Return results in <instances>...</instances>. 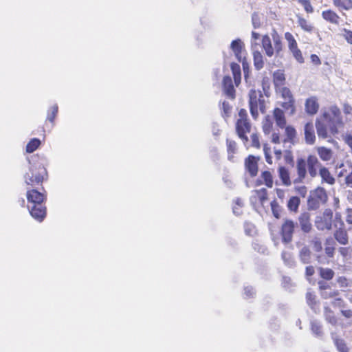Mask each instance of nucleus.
Returning a JSON list of instances; mask_svg holds the SVG:
<instances>
[{"label": "nucleus", "mask_w": 352, "mask_h": 352, "mask_svg": "<svg viewBox=\"0 0 352 352\" xmlns=\"http://www.w3.org/2000/svg\"><path fill=\"white\" fill-rule=\"evenodd\" d=\"M319 175L323 182L333 185L335 183V179L330 173L328 168L322 166L316 156L309 155L307 160L303 157H298L296 160V170L297 177L294 179V184L303 183L307 177V173L311 178H314Z\"/></svg>", "instance_id": "f257e3e1"}, {"label": "nucleus", "mask_w": 352, "mask_h": 352, "mask_svg": "<svg viewBox=\"0 0 352 352\" xmlns=\"http://www.w3.org/2000/svg\"><path fill=\"white\" fill-rule=\"evenodd\" d=\"M249 105L251 115L256 118L258 115V110L265 113V100L261 90L251 89L249 92Z\"/></svg>", "instance_id": "f03ea898"}, {"label": "nucleus", "mask_w": 352, "mask_h": 352, "mask_svg": "<svg viewBox=\"0 0 352 352\" xmlns=\"http://www.w3.org/2000/svg\"><path fill=\"white\" fill-rule=\"evenodd\" d=\"M46 173L45 168L41 164L30 165L29 171L24 176L25 182L28 185L34 186L42 183L43 175Z\"/></svg>", "instance_id": "7ed1b4c3"}, {"label": "nucleus", "mask_w": 352, "mask_h": 352, "mask_svg": "<svg viewBox=\"0 0 352 352\" xmlns=\"http://www.w3.org/2000/svg\"><path fill=\"white\" fill-rule=\"evenodd\" d=\"M328 199L326 190L322 187H318L310 192L307 199V206L309 210H317L320 205L327 202Z\"/></svg>", "instance_id": "20e7f679"}, {"label": "nucleus", "mask_w": 352, "mask_h": 352, "mask_svg": "<svg viewBox=\"0 0 352 352\" xmlns=\"http://www.w3.org/2000/svg\"><path fill=\"white\" fill-rule=\"evenodd\" d=\"M323 118L329 123L331 133H337L338 126L342 124L341 112L339 108L336 106H331L329 108V112L323 113Z\"/></svg>", "instance_id": "39448f33"}, {"label": "nucleus", "mask_w": 352, "mask_h": 352, "mask_svg": "<svg viewBox=\"0 0 352 352\" xmlns=\"http://www.w3.org/2000/svg\"><path fill=\"white\" fill-rule=\"evenodd\" d=\"M333 211L331 209H325L322 215L317 216L315 220V226L318 230L323 231L330 230L332 228Z\"/></svg>", "instance_id": "423d86ee"}, {"label": "nucleus", "mask_w": 352, "mask_h": 352, "mask_svg": "<svg viewBox=\"0 0 352 352\" xmlns=\"http://www.w3.org/2000/svg\"><path fill=\"white\" fill-rule=\"evenodd\" d=\"M296 223L290 219H286L281 227L282 240L287 243L292 241L293 233Z\"/></svg>", "instance_id": "0eeeda50"}, {"label": "nucleus", "mask_w": 352, "mask_h": 352, "mask_svg": "<svg viewBox=\"0 0 352 352\" xmlns=\"http://www.w3.org/2000/svg\"><path fill=\"white\" fill-rule=\"evenodd\" d=\"M250 124L247 119H239L236 122V129L239 137L247 142L248 140L246 133L250 131Z\"/></svg>", "instance_id": "6e6552de"}, {"label": "nucleus", "mask_w": 352, "mask_h": 352, "mask_svg": "<svg viewBox=\"0 0 352 352\" xmlns=\"http://www.w3.org/2000/svg\"><path fill=\"white\" fill-rule=\"evenodd\" d=\"M29 211L33 218L42 221L46 215V208L43 204L28 206Z\"/></svg>", "instance_id": "1a4fd4ad"}, {"label": "nucleus", "mask_w": 352, "mask_h": 352, "mask_svg": "<svg viewBox=\"0 0 352 352\" xmlns=\"http://www.w3.org/2000/svg\"><path fill=\"white\" fill-rule=\"evenodd\" d=\"M27 198L29 202V206L43 204L45 199V195L38 190L33 189L28 191Z\"/></svg>", "instance_id": "9d476101"}, {"label": "nucleus", "mask_w": 352, "mask_h": 352, "mask_svg": "<svg viewBox=\"0 0 352 352\" xmlns=\"http://www.w3.org/2000/svg\"><path fill=\"white\" fill-rule=\"evenodd\" d=\"M318 285L320 290V295L323 298L327 299L330 298H334L338 295V292L332 289L326 283L323 281H319Z\"/></svg>", "instance_id": "9b49d317"}, {"label": "nucleus", "mask_w": 352, "mask_h": 352, "mask_svg": "<svg viewBox=\"0 0 352 352\" xmlns=\"http://www.w3.org/2000/svg\"><path fill=\"white\" fill-rule=\"evenodd\" d=\"M298 222L303 232H310L312 229V225L310 222V214L308 212L300 214L298 217Z\"/></svg>", "instance_id": "f8f14e48"}, {"label": "nucleus", "mask_w": 352, "mask_h": 352, "mask_svg": "<svg viewBox=\"0 0 352 352\" xmlns=\"http://www.w3.org/2000/svg\"><path fill=\"white\" fill-rule=\"evenodd\" d=\"M223 87L225 94L231 99L234 98L235 90L233 86L232 80L231 77L226 76L223 78Z\"/></svg>", "instance_id": "ddd939ff"}, {"label": "nucleus", "mask_w": 352, "mask_h": 352, "mask_svg": "<svg viewBox=\"0 0 352 352\" xmlns=\"http://www.w3.org/2000/svg\"><path fill=\"white\" fill-rule=\"evenodd\" d=\"M305 142L307 144H314L316 140L314 127L311 122H307L304 127Z\"/></svg>", "instance_id": "4468645a"}, {"label": "nucleus", "mask_w": 352, "mask_h": 352, "mask_svg": "<svg viewBox=\"0 0 352 352\" xmlns=\"http://www.w3.org/2000/svg\"><path fill=\"white\" fill-rule=\"evenodd\" d=\"M245 165L247 170L249 172L252 177L256 175L258 172V166L255 157L250 155L245 160Z\"/></svg>", "instance_id": "2eb2a0df"}, {"label": "nucleus", "mask_w": 352, "mask_h": 352, "mask_svg": "<svg viewBox=\"0 0 352 352\" xmlns=\"http://www.w3.org/2000/svg\"><path fill=\"white\" fill-rule=\"evenodd\" d=\"M322 16L326 21L334 24L339 25L340 16L338 14L331 10H324L322 12Z\"/></svg>", "instance_id": "dca6fc26"}, {"label": "nucleus", "mask_w": 352, "mask_h": 352, "mask_svg": "<svg viewBox=\"0 0 352 352\" xmlns=\"http://www.w3.org/2000/svg\"><path fill=\"white\" fill-rule=\"evenodd\" d=\"M318 108L319 105L316 98L311 97L306 100L305 109L307 113L314 115L317 113Z\"/></svg>", "instance_id": "f3484780"}, {"label": "nucleus", "mask_w": 352, "mask_h": 352, "mask_svg": "<svg viewBox=\"0 0 352 352\" xmlns=\"http://www.w3.org/2000/svg\"><path fill=\"white\" fill-rule=\"evenodd\" d=\"M228 160L232 162H235L234 154L237 151L236 143L229 139L226 140Z\"/></svg>", "instance_id": "a211bd4d"}, {"label": "nucleus", "mask_w": 352, "mask_h": 352, "mask_svg": "<svg viewBox=\"0 0 352 352\" xmlns=\"http://www.w3.org/2000/svg\"><path fill=\"white\" fill-rule=\"evenodd\" d=\"M262 45L267 56L272 57L274 54L271 39L268 35H265L262 38Z\"/></svg>", "instance_id": "6ab92c4d"}, {"label": "nucleus", "mask_w": 352, "mask_h": 352, "mask_svg": "<svg viewBox=\"0 0 352 352\" xmlns=\"http://www.w3.org/2000/svg\"><path fill=\"white\" fill-rule=\"evenodd\" d=\"M274 118L277 126L282 129L285 127L286 120L285 118L284 112L282 109L279 108L274 109Z\"/></svg>", "instance_id": "aec40b11"}, {"label": "nucleus", "mask_w": 352, "mask_h": 352, "mask_svg": "<svg viewBox=\"0 0 352 352\" xmlns=\"http://www.w3.org/2000/svg\"><path fill=\"white\" fill-rule=\"evenodd\" d=\"M278 175L281 179L283 184L285 186H289L292 184L290 179V174L287 168L280 166L278 168Z\"/></svg>", "instance_id": "412c9836"}, {"label": "nucleus", "mask_w": 352, "mask_h": 352, "mask_svg": "<svg viewBox=\"0 0 352 352\" xmlns=\"http://www.w3.org/2000/svg\"><path fill=\"white\" fill-rule=\"evenodd\" d=\"M334 237L336 241L342 244L346 245L348 243V234L345 230L342 227H340L334 233Z\"/></svg>", "instance_id": "4be33fe9"}, {"label": "nucleus", "mask_w": 352, "mask_h": 352, "mask_svg": "<svg viewBox=\"0 0 352 352\" xmlns=\"http://www.w3.org/2000/svg\"><path fill=\"white\" fill-rule=\"evenodd\" d=\"M244 45L243 43L241 41V39L237 38L236 40H234L230 45V48L233 51L234 55L236 56V58L240 60L241 58V52L243 47Z\"/></svg>", "instance_id": "5701e85b"}, {"label": "nucleus", "mask_w": 352, "mask_h": 352, "mask_svg": "<svg viewBox=\"0 0 352 352\" xmlns=\"http://www.w3.org/2000/svg\"><path fill=\"white\" fill-rule=\"evenodd\" d=\"M333 3L340 10L352 9V0H333Z\"/></svg>", "instance_id": "b1692460"}, {"label": "nucleus", "mask_w": 352, "mask_h": 352, "mask_svg": "<svg viewBox=\"0 0 352 352\" xmlns=\"http://www.w3.org/2000/svg\"><path fill=\"white\" fill-rule=\"evenodd\" d=\"M285 135L287 138L284 140V142H288L292 144L296 143V131L293 126H287L285 127Z\"/></svg>", "instance_id": "393cba45"}, {"label": "nucleus", "mask_w": 352, "mask_h": 352, "mask_svg": "<svg viewBox=\"0 0 352 352\" xmlns=\"http://www.w3.org/2000/svg\"><path fill=\"white\" fill-rule=\"evenodd\" d=\"M252 53L254 67L257 70H260L264 66L263 56L258 50H255Z\"/></svg>", "instance_id": "a878e982"}, {"label": "nucleus", "mask_w": 352, "mask_h": 352, "mask_svg": "<svg viewBox=\"0 0 352 352\" xmlns=\"http://www.w3.org/2000/svg\"><path fill=\"white\" fill-rule=\"evenodd\" d=\"M299 256L303 263H309L311 261V251L309 248L304 246L300 251Z\"/></svg>", "instance_id": "bb28decb"}, {"label": "nucleus", "mask_w": 352, "mask_h": 352, "mask_svg": "<svg viewBox=\"0 0 352 352\" xmlns=\"http://www.w3.org/2000/svg\"><path fill=\"white\" fill-rule=\"evenodd\" d=\"M277 92L280 93L283 101L294 100L290 89L286 87H281L277 89Z\"/></svg>", "instance_id": "cd10ccee"}, {"label": "nucleus", "mask_w": 352, "mask_h": 352, "mask_svg": "<svg viewBox=\"0 0 352 352\" xmlns=\"http://www.w3.org/2000/svg\"><path fill=\"white\" fill-rule=\"evenodd\" d=\"M273 79L275 86L277 87L276 89L279 87H281L283 85L285 78L283 72L277 71L274 73Z\"/></svg>", "instance_id": "c85d7f7f"}, {"label": "nucleus", "mask_w": 352, "mask_h": 352, "mask_svg": "<svg viewBox=\"0 0 352 352\" xmlns=\"http://www.w3.org/2000/svg\"><path fill=\"white\" fill-rule=\"evenodd\" d=\"M318 153L320 159L323 161H329L331 159L332 152L331 149L325 147H319L318 148Z\"/></svg>", "instance_id": "c756f323"}, {"label": "nucleus", "mask_w": 352, "mask_h": 352, "mask_svg": "<svg viewBox=\"0 0 352 352\" xmlns=\"http://www.w3.org/2000/svg\"><path fill=\"white\" fill-rule=\"evenodd\" d=\"M272 36L274 43L273 48L274 50V52H276V54H279L280 52L282 50L281 38L276 31L274 32Z\"/></svg>", "instance_id": "7c9ffc66"}, {"label": "nucleus", "mask_w": 352, "mask_h": 352, "mask_svg": "<svg viewBox=\"0 0 352 352\" xmlns=\"http://www.w3.org/2000/svg\"><path fill=\"white\" fill-rule=\"evenodd\" d=\"M295 100H290L288 101H282L281 106L282 107L287 111L290 115H294L296 111L295 108Z\"/></svg>", "instance_id": "2f4dec72"}, {"label": "nucleus", "mask_w": 352, "mask_h": 352, "mask_svg": "<svg viewBox=\"0 0 352 352\" xmlns=\"http://www.w3.org/2000/svg\"><path fill=\"white\" fill-rule=\"evenodd\" d=\"M300 198L296 196L292 197L288 202H287V207L289 210L296 212L298 209L299 205H300Z\"/></svg>", "instance_id": "473e14b6"}, {"label": "nucleus", "mask_w": 352, "mask_h": 352, "mask_svg": "<svg viewBox=\"0 0 352 352\" xmlns=\"http://www.w3.org/2000/svg\"><path fill=\"white\" fill-rule=\"evenodd\" d=\"M41 144V141L38 138L32 139L26 146V152L31 153L36 151L39 145Z\"/></svg>", "instance_id": "72a5a7b5"}, {"label": "nucleus", "mask_w": 352, "mask_h": 352, "mask_svg": "<svg viewBox=\"0 0 352 352\" xmlns=\"http://www.w3.org/2000/svg\"><path fill=\"white\" fill-rule=\"evenodd\" d=\"M231 69L233 73L234 79L236 85H237L238 83L241 81V69L240 66L237 63H232L231 64Z\"/></svg>", "instance_id": "f704fd0d"}, {"label": "nucleus", "mask_w": 352, "mask_h": 352, "mask_svg": "<svg viewBox=\"0 0 352 352\" xmlns=\"http://www.w3.org/2000/svg\"><path fill=\"white\" fill-rule=\"evenodd\" d=\"M320 276L326 280H331L334 276V272L329 268L320 267Z\"/></svg>", "instance_id": "c9c22d12"}, {"label": "nucleus", "mask_w": 352, "mask_h": 352, "mask_svg": "<svg viewBox=\"0 0 352 352\" xmlns=\"http://www.w3.org/2000/svg\"><path fill=\"white\" fill-rule=\"evenodd\" d=\"M316 125L318 137L324 139L327 138V131L326 126L320 121H317Z\"/></svg>", "instance_id": "e433bc0d"}, {"label": "nucleus", "mask_w": 352, "mask_h": 352, "mask_svg": "<svg viewBox=\"0 0 352 352\" xmlns=\"http://www.w3.org/2000/svg\"><path fill=\"white\" fill-rule=\"evenodd\" d=\"M285 38L288 43V47L289 50H292L293 49H295L297 47V43L293 36V35L290 32H286L285 34Z\"/></svg>", "instance_id": "4c0bfd02"}, {"label": "nucleus", "mask_w": 352, "mask_h": 352, "mask_svg": "<svg viewBox=\"0 0 352 352\" xmlns=\"http://www.w3.org/2000/svg\"><path fill=\"white\" fill-rule=\"evenodd\" d=\"M298 25L301 27L302 30L306 32H311L313 30L312 25L307 21L306 19L302 17H298Z\"/></svg>", "instance_id": "58836bf2"}, {"label": "nucleus", "mask_w": 352, "mask_h": 352, "mask_svg": "<svg viewBox=\"0 0 352 352\" xmlns=\"http://www.w3.org/2000/svg\"><path fill=\"white\" fill-rule=\"evenodd\" d=\"M261 177L265 182V184L268 188H272L273 186V179L272 175L269 171H264L261 174Z\"/></svg>", "instance_id": "ea45409f"}, {"label": "nucleus", "mask_w": 352, "mask_h": 352, "mask_svg": "<svg viewBox=\"0 0 352 352\" xmlns=\"http://www.w3.org/2000/svg\"><path fill=\"white\" fill-rule=\"evenodd\" d=\"M333 338L334 339L335 344L337 346V349H338L339 351L347 352L348 348L342 340L336 339V338H334L333 337Z\"/></svg>", "instance_id": "a19ab883"}, {"label": "nucleus", "mask_w": 352, "mask_h": 352, "mask_svg": "<svg viewBox=\"0 0 352 352\" xmlns=\"http://www.w3.org/2000/svg\"><path fill=\"white\" fill-rule=\"evenodd\" d=\"M257 197L261 203H263L267 199V192L265 188H261L256 190Z\"/></svg>", "instance_id": "79ce46f5"}, {"label": "nucleus", "mask_w": 352, "mask_h": 352, "mask_svg": "<svg viewBox=\"0 0 352 352\" xmlns=\"http://www.w3.org/2000/svg\"><path fill=\"white\" fill-rule=\"evenodd\" d=\"M222 109L223 116L224 118L229 117L232 110V106L229 104V102L223 101L222 103Z\"/></svg>", "instance_id": "37998d69"}, {"label": "nucleus", "mask_w": 352, "mask_h": 352, "mask_svg": "<svg viewBox=\"0 0 352 352\" xmlns=\"http://www.w3.org/2000/svg\"><path fill=\"white\" fill-rule=\"evenodd\" d=\"M57 113H58V106L56 104H55L51 108V112H48L47 119L50 122H54V119L57 115Z\"/></svg>", "instance_id": "c03bdc74"}, {"label": "nucleus", "mask_w": 352, "mask_h": 352, "mask_svg": "<svg viewBox=\"0 0 352 352\" xmlns=\"http://www.w3.org/2000/svg\"><path fill=\"white\" fill-rule=\"evenodd\" d=\"M311 330L314 334H316L318 336H321L322 331H321V326L319 324V322L316 321H312L311 322Z\"/></svg>", "instance_id": "a18cd8bd"}, {"label": "nucleus", "mask_w": 352, "mask_h": 352, "mask_svg": "<svg viewBox=\"0 0 352 352\" xmlns=\"http://www.w3.org/2000/svg\"><path fill=\"white\" fill-rule=\"evenodd\" d=\"M290 51L292 52L294 57L298 63H302L304 62V58L302 57V53L298 47L293 49Z\"/></svg>", "instance_id": "49530a36"}, {"label": "nucleus", "mask_w": 352, "mask_h": 352, "mask_svg": "<svg viewBox=\"0 0 352 352\" xmlns=\"http://www.w3.org/2000/svg\"><path fill=\"white\" fill-rule=\"evenodd\" d=\"M333 222L334 226L336 228H339L340 227L344 226V223L342 220L341 214L339 212H336L335 214V217H334V220L333 221Z\"/></svg>", "instance_id": "de8ad7c7"}, {"label": "nucleus", "mask_w": 352, "mask_h": 352, "mask_svg": "<svg viewBox=\"0 0 352 352\" xmlns=\"http://www.w3.org/2000/svg\"><path fill=\"white\" fill-rule=\"evenodd\" d=\"M298 1L307 13L313 12L314 10L309 0H298Z\"/></svg>", "instance_id": "09e8293b"}, {"label": "nucleus", "mask_w": 352, "mask_h": 352, "mask_svg": "<svg viewBox=\"0 0 352 352\" xmlns=\"http://www.w3.org/2000/svg\"><path fill=\"white\" fill-rule=\"evenodd\" d=\"M252 25H253L254 28L256 29V28H260L261 23L260 16L258 14L254 13L252 14Z\"/></svg>", "instance_id": "8fccbe9b"}, {"label": "nucleus", "mask_w": 352, "mask_h": 352, "mask_svg": "<svg viewBox=\"0 0 352 352\" xmlns=\"http://www.w3.org/2000/svg\"><path fill=\"white\" fill-rule=\"evenodd\" d=\"M313 248L316 252H320L322 249V243L318 238H315L312 241Z\"/></svg>", "instance_id": "3c124183"}, {"label": "nucleus", "mask_w": 352, "mask_h": 352, "mask_svg": "<svg viewBox=\"0 0 352 352\" xmlns=\"http://www.w3.org/2000/svg\"><path fill=\"white\" fill-rule=\"evenodd\" d=\"M245 232L248 235L252 236L254 232V226L250 223L245 224Z\"/></svg>", "instance_id": "603ef678"}, {"label": "nucleus", "mask_w": 352, "mask_h": 352, "mask_svg": "<svg viewBox=\"0 0 352 352\" xmlns=\"http://www.w3.org/2000/svg\"><path fill=\"white\" fill-rule=\"evenodd\" d=\"M325 254L329 258H333L334 256L335 247L334 246H325Z\"/></svg>", "instance_id": "864d4df0"}, {"label": "nucleus", "mask_w": 352, "mask_h": 352, "mask_svg": "<svg viewBox=\"0 0 352 352\" xmlns=\"http://www.w3.org/2000/svg\"><path fill=\"white\" fill-rule=\"evenodd\" d=\"M252 138V145L254 147L259 148L260 147V143H259V139L256 134H252L251 135Z\"/></svg>", "instance_id": "5fc2aeb1"}, {"label": "nucleus", "mask_w": 352, "mask_h": 352, "mask_svg": "<svg viewBox=\"0 0 352 352\" xmlns=\"http://www.w3.org/2000/svg\"><path fill=\"white\" fill-rule=\"evenodd\" d=\"M245 295L246 298L252 297L254 294V289L252 287H245L244 288Z\"/></svg>", "instance_id": "6e6d98bb"}, {"label": "nucleus", "mask_w": 352, "mask_h": 352, "mask_svg": "<svg viewBox=\"0 0 352 352\" xmlns=\"http://www.w3.org/2000/svg\"><path fill=\"white\" fill-rule=\"evenodd\" d=\"M297 192L302 197H305L307 192V188L306 186H302L300 187H297L296 188Z\"/></svg>", "instance_id": "4d7b16f0"}, {"label": "nucleus", "mask_w": 352, "mask_h": 352, "mask_svg": "<svg viewBox=\"0 0 352 352\" xmlns=\"http://www.w3.org/2000/svg\"><path fill=\"white\" fill-rule=\"evenodd\" d=\"M344 32H345V39L349 43L352 44V31L344 29Z\"/></svg>", "instance_id": "13d9d810"}, {"label": "nucleus", "mask_w": 352, "mask_h": 352, "mask_svg": "<svg viewBox=\"0 0 352 352\" xmlns=\"http://www.w3.org/2000/svg\"><path fill=\"white\" fill-rule=\"evenodd\" d=\"M346 221L349 224H352V208L347 210Z\"/></svg>", "instance_id": "bf43d9fd"}, {"label": "nucleus", "mask_w": 352, "mask_h": 352, "mask_svg": "<svg viewBox=\"0 0 352 352\" xmlns=\"http://www.w3.org/2000/svg\"><path fill=\"white\" fill-rule=\"evenodd\" d=\"M311 62L316 65H318L321 63L319 57L316 54L311 55Z\"/></svg>", "instance_id": "052dcab7"}, {"label": "nucleus", "mask_w": 352, "mask_h": 352, "mask_svg": "<svg viewBox=\"0 0 352 352\" xmlns=\"http://www.w3.org/2000/svg\"><path fill=\"white\" fill-rule=\"evenodd\" d=\"M251 48L252 52H254L255 50H258V43H257V41H253V39H251Z\"/></svg>", "instance_id": "680f3d73"}, {"label": "nucleus", "mask_w": 352, "mask_h": 352, "mask_svg": "<svg viewBox=\"0 0 352 352\" xmlns=\"http://www.w3.org/2000/svg\"><path fill=\"white\" fill-rule=\"evenodd\" d=\"M338 283L341 287L347 286V280L344 277H339L338 279Z\"/></svg>", "instance_id": "e2e57ef3"}, {"label": "nucleus", "mask_w": 352, "mask_h": 352, "mask_svg": "<svg viewBox=\"0 0 352 352\" xmlns=\"http://www.w3.org/2000/svg\"><path fill=\"white\" fill-rule=\"evenodd\" d=\"M307 300L309 305H311L315 300V296L310 292L307 293Z\"/></svg>", "instance_id": "0e129e2a"}, {"label": "nucleus", "mask_w": 352, "mask_h": 352, "mask_svg": "<svg viewBox=\"0 0 352 352\" xmlns=\"http://www.w3.org/2000/svg\"><path fill=\"white\" fill-rule=\"evenodd\" d=\"M314 274V268L312 266H307L306 267V275L311 276Z\"/></svg>", "instance_id": "69168bd1"}, {"label": "nucleus", "mask_w": 352, "mask_h": 352, "mask_svg": "<svg viewBox=\"0 0 352 352\" xmlns=\"http://www.w3.org/2000/svg\"><path fill=\"white\" fill-rule=\"evenodd\" d=\"M272 142H274L275 144L280 143V138H279V135L278 133H274L272 134Z\"/></svg>", "instance_id": "338daca9"}, {"label": "nucleus", "mask_w": 352, "mask_h": 352, "mask_svg": "<svg viewBox=\"0 0 352 352\" xmlns=\"http://www.w3.org/2000/svg\"><path fill=\"white\" fill-rule=\"evenodd\" d=\"M325 246H334L335 247V241L332 238H328L325 241Z\"/></svg>", "instance_id": "774afa93"}]
</instances>
